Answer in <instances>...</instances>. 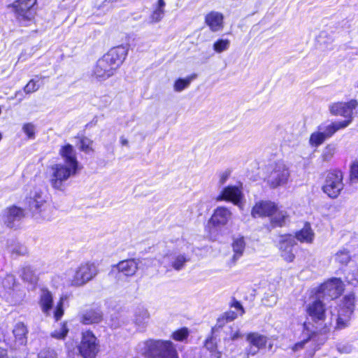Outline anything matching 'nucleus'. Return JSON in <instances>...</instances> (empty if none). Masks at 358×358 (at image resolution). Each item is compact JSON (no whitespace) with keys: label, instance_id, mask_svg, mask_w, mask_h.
Masks as SVG:
<instances>
[{"label":"nucleus","instance_id":"f257e3e1","mask_svg":"<svg viewBox=\"0 0 358 358\" xmlns=\"http://www.w3.org/2000/svg\"><path fill=\"white\" fill-rule=\"evenodd\" d=\"M127 54V46L120 45L110 49L96 62L93 69V76L100 80L109 78L123 63Z\"/></svg>","mask_w":358,"mask_h":358},{"label":"nucleus","instance_id":"f03ea898","mask_svg":"<svg viewBox=\"0 0 358 358\" xmlns=\"http://www.w3.org/2000/svg\"><path fill=\"white\" fill-rule=\"evenodd\" d=\"M140 353L147 358H178L172 342L162 340H149L138 345Z\"/></svg>","mask_w":358,"mask_h":358},{"label":"nucleus","instance_id":"7ed1b4c3","mask_svg":"<svg viewBox=\"0 0 358 358\" xmlns=\"http://www.w3.org/2000/svg\"><path fill=\"white\" fill-rule=\"evenodd\" d=\"M306 313L311 320L317 324L314 328L312 325L313 329L316 332L321 334H326L330 331L332 326V317H331L329 322H325V308L324 301L321 298L317 297V299L310 302L306 306Z\"/></svg>","mask_w":358,"mask_h":358},{"label":"nucleus","instance_id":"20e7f679","mask_svg":"<svg viewBox=\"0 0 358 358\" xmlns=\"http://www.w3.org/2000/svg\"><path fill=\"white\" fill-rule=\"evenodd\" d=\"M78 167H71L62 163L56 164L50 167L48 178L51 187L57 190L64 191L66 182L78 173Z\"/></svg>","mask_w":358,"mask_h":358},{"label":"nucleus","instance_id":"39448f33","mask_svg":"<svg viewBox=\"0 0 358 358\" xmlns=\"http://www.w3.org/2000/svg\"><path fill=\"white\" fill-rule=\"evenodd\" d=\"M29 206L36 219L49 220L52 217V208L47 203L46 195L40 190L34 191L29 199Z\"/></svg>","mask_w":358,"mask_h":358},{"label":"nucleus","instance_id":"423d86ee","mask_svg":"<svg viewBox=\"0 0 358 358\" xmlns=\"http://www.w3.org/2000/svg\"><path fill=\"white\" fill-rule=\"evenodd\" d=\"M0 296L8 302L15 304L22 299L23 294L16 289L15 278L13 275L0 274Z\"/></svg>","mask_w":358,"mask_h":358},{"label":"nucleus","instance_id":"0eeeda50","mask_svg":"<svg viewBox=\"0 0 358 358\" xmlns=\"http://www.w3.org/2000/svg\"><path fill=\"white\" fill-rule=\"evenodd\" d=\"M355 296L352 294L345 295L343 297L340 309L336 316L335 329H342L349 324L351 315L354 311Z\"/></svg>","mask_w":358,"mask_h":358},{"label":"nucleus","instance_id":"6e6552de","mask_svg":"<svg viewBox=\"0 0 358 358\" xmlns=\"http://www.w3.org/2000/svg\"><path fill=\"white\" fill-rule=\"evenodd\" d=\"M343 178V173L339 170L328 173L322 186L323 192L332 199L337 198L344 187Z\"/></svg>","mask_w":358,"mask_h":358},{"label":"nucleus","instance_id":"1a4fd4ad","mask_svg":"<svg viewBox=\"0 0 358 358\" xmlns=\"http://www.w3.org/2000/svg\"><path fill=\"white\" fill-rule=\"evenodd\" d=\"M344 289L343 282L338 278H332L322 284L317 289L316 297L323 301L337 299Z\"/></svg>","mask_w":358,"mask_h":358},{"label":"nucleus","instance_id":"9d476101","mask_svg":"<svg viewBox=\"0 0 358 358\" xmlns=\"http://www.w3.org/2000/svg\"><path fill=\"white\" fill-rule=\"evenodd\" d=\"M273 169L268 176L267 182L273 188L284 185L288 181L289 171L283 162H278L272 165Z\"/></svg>","mask_w":358,"mask_h":358},{"label":"nucleus","instance_id":"9b49d317","mask_svg":"<svg viewBox=\"0 0 358 358\" xmlns=\"http://www.w3.org/2000/svg\"><path fill=\"white\" fill-rule=\"evenodd\" d=\"M78 350L84 358H95L99 352V345L92 332L87 331L83 333Z\"/></svg>","mask_w":358,"mask_h":358},{"label":"nucleus","instance_id":"f8f14e48","mask_svg":"<svg viewBox=\"0 0 358 358\" xmlns=\"http://www.w3.org/2000/svg\"><path fill=\"white\" fill-rule=\"evenodd\" d=\"M358 106V101L356 99H351L348 102H337L329 106V111L333 115H341L347 118L345 121L353 120V115H357V112H353Z\"/></svg>","mask_w":358,"mask_h":358},{"label":"nucleus","instance_id":"ddd939ff","mask_svg":"<svg viewBox=\"0 0 358 358\" xmlns=\"http://www.w3.org/2000/svg\"><path fill=\"white\" fill-rule=\"evenodd\" d=\"M97 273L94 264L86 263L81 264L76 271L71 284L73 286H82L92 280Z\"/></svg>","mask_w":358,"mask_h":358},{"label":"nucleus","instance_id":"4468645a","mask_svg":"<svg viewBox=\"0 0 358 358\" xmlns=\"http://www.w3.org/2000/svg\"><path fill=\"white\" fill-rule=\"evenodd\" d=\"M36 0H18L13 4L17 18L20 22L30 21L34 18L36 11L34 8Z\"/></svg>","mask_w":358,"mask_h":358},{"label":"nucleus","instance_id":"2eb2a0df","mask_svg":"<svg viewBox=\"0 0 358 358\" xmlns=\"http://www.w3.org/2000/svg\"><path fill=\"white\" fill-rule=\"evenodd\" d=\"M296 244L294 237L290 234L280 236L278 247L281 257L287 262H292L295 258L293 247Z\"/></svg>","mask_w":358,"mask_h":358},{"label":"nucleus","instance_id":"dca6fc26","mask_svg":"<svg viewBox=\"0 0 358 358\" xmlns=\"http://www.w3.org/2000/svg\"><path fill=\"white\" fill-rule=\"evenodd\" d=\"M190 256L185 253H174L163 257L162 264L166 268H172L176 271L182 270L185 264L190 262Z\"/></svg>","mask_w":358,"mask_h":358},{"label":"nucleus","instance_id":"f3484780","mask_svg":"<svg viewBox=\"0 0 358 358\" xmlns=\"http://www.w3.org/2000/svg\"><path fill=\"white\" fill-rule=\"evenodd\" d=\"M140 261L137 259H128L120 261L118 264L113 266V269H116L120 273L126 277L134 276L138 269Z\"/></svg>","mask_w":358,"mask_h":358},{"label":"nucleus","instance_id":"a211bd4d","mask_svg":"<svg viewBox=\"0 0 358 358\" xmlns=\"http://www.w3.org/2000/svg\"><path fill=\"white\" fill-rule=\"evenodd\" d=\"M242 196L241 190L238 187L229 185L222 189L220 194L217 197V200L228 201L239 206Z\"/></svg>","mask_w":358,"mask_h":358},{"label":"nucleus","instance_id":"6ab92c4d","mask_svg":"<svg viewBox=\"0 0 358 358\" xmlns=\"http://www.w3.org/2000/svg\"><path fill=\"white\" fill-rule=\"evenodd\" d=\"M205 23L213 32L221 31L224 27V16L217 11H211L206 15Z\"/></svg>","mask_w":358,"mask_h":358},{"label":"nucleus","instance_id":"aec40b11","mask_svg":"<svg viewBox=\"0 0 358 358\" xmlns=\"http://www.w3.org/2000/svg\"><path fill=\"white\" fill-rule=\"evenodd\" d=\"M231 217V211L225 207H217L210 218L215 226L225 225Z\"/></svg>","mask_w":358,"mask_h":358},{"label":"nucleus","instance_id":"412c9836","mask_svg":"<svg viewBox=\"0 0 358 358\" xmlns=\"http://www.w3.org/2000/svg\"><path fill=\"white\" fill-rule=\"evenodd\" d=\"M59 154L64 159L63 164L71 167H78V162L73 147L69 144L62 146L59 150Z\"/></svg>","mask_w":358,"mask_h":358},{"label":"nucleus","instance_id":"4be33fe9","mask_svg":"<svg viewBox=\"0 0 358 358\" xmlns=\"http://www.w3.org/2000/svg\"><path fill=\"white\" fill-rule=\"evenodd\" d=\"M275 205L271 201H262L256 203L252 210L254 217L270 216L275 210Z\"/></svg>","mask_w":358,"mask_h":358},{"label":"nucleus","instance_id":"5701e85b","mask_svg":"<svg viewBox=\"0 0 358 358\" xmlns=\"http://www.w3.org/2000/svg\"><path fill=\"white\" fill-rule=\"evenodd\" d=\"M350 124L349 121H340L331 122L327 125H320L319 130L322 131L327 138H331L336 131L345 129Z\"/></svg>","mask_w":358,"mask_h":358},{"label":"nucleus","instance_id":"b1692460","mask_svg":"<svg viewBox=\"0 0 358 358\" xmlns=\"http://www.w3.org/2000/svg\"><path fill=\"white\" fill-rule=\"evenodd\" d=\"M53 298L51 292L48 289H42L40 294L39 306L42 312L46 315H50L52 309Z\"/></svg>","mask_w":358,"mask_h":358},{"label":"nucleus","instance_id":"393cba45","mask_svg":"<svg viewBox=\"0 0 358 358\" xmlns=\"http://www.w3.org/2000/svg\"><path fill=\"white\" fill-rule=\"evenodd\" d=\"M245 245L244 237L238 236L233 238L231 247L234 254L231 257V262L234 264L243 255Z\"/></svg>","mask_w":358,"mask_h":358},{"label":"nucleus","instance_id":"a878e982","mask_svg":"<svg viewBox=\"0 0 358 358\" xmlns=\"http://www.w3.org/2000/svg\"><path fill=\"white\" fill-rule=\"evenodd\" d=\"M166 2L164 0H158L152 6V11L150 15V23L155 24L159 22L165 15Z\"/></svg>","mask_w":358,"mask_h":358},{"label":"nucleus","instance_id":"bb28decb","mask_svg":"<svg viewBox=\"0 0 358 358\" xmlns=\"http://www.w3.org/2000/svg\"><path fill=\"white\" fill-rule=\"evenodd\" d=\"M103 319L101 311L98 309H89L85 311L81 316V322L85 324H91L100 322Z\"/></svg>","mask_w":358,"mask_h":358},{"label":"nucleus","instance_id":"cd10ccee","mask_svg":"<svg viewBox=\"0 0 358 358\" xmlns=\"http://www.w3.org/2000/svg\"><path fill=\"white\" fill-rule=\"evenodd\" d=\"M23 216V210L21 208L15 206L11 207L6 213L5 223L8 227H14L15 222L20 221Z\"/></svg>","mask_w":358,"mask_h":358},{"label":"nucleus","instance_id":"c85d7f7f","mask_svg":"<svg viewBox=\"0 0 358 358\" xmlns=\"http://www.w3.org/2000/svg\"><path fill=\"white\" fill-rule=\"evenodd\" d=\"M315 234L311 229L310 224L306 223L303 229L298 231L294 237V240L301 243H311L313 241Z\"/></svg>","mask_w":358,"mask_h":358},{"label":"nucleus","instance_id":"c756f323","mask_svg":"<svg viewBox=\"0 0 358 358\" xmlns=\"http://www.w3.org/2000/svg\"><path fill=\"white\" fill-rule=\"evenodd\" d=\"M13 333L15 338V342L19 345H25L27 342V327L22 322H18L14 327Z\"/></svg>","mask_w":358,"mask_h":358},{"label":"nucleus","instance_id":"7c9ffc66","mask_svg":"<svg viewBox=\"0 0 358 358\" xmlns=\"http://www.w3.org/2000/svg\"><path fill=\"white\" fill-rule=\"evenodd\" d=\"M303 334L307 336V338L303 339L302 341L296 343L292 347L293 351H297L302 349L306 343L308 342L315 334V330L313 329L312 324L310 322H304L303 324Z\"/></svg>","mask_w":358,"mask_h":358},{"label":"nucleus","instance_id":"2f4dec72","mask_svg":"<svg viewBox=\"0 0 358 358\" xmlns=\"http://www.w3.org/2000/svg\"><path fill=\"white\" fill-rule=\"evenodd\" d=\"M270 216L271 217V221L273 227H281L285 223L287 218V212L279 210L276 206H275V210Z\"/></svg>","mask_w":358,"mask_h":358},{"label":"nucleus","instance_id":"473e14b6","mask_svg":"<svg viewBox=\"0 0 358 358\" xmlns=\"http://www.w3.org/2000/svg\"><path fill=\"white\" fill-rule=\"evenodd\" d=\"M196 74L194 73L185 78H178L173 84V90L176 92H180L189 87L191 82L196 78Z\"/></svg>","mask_w":358,"mask_h":358},{"label":"nucleus","instance_id":"72a5a7b5","mask_svg":"<svg viewBox=\"0 0 358 358\" xmlns=\"http://www.w3.org/2000/svg\"><path fill=\"white\" fill-rule=\"evenodd\" d=\"M205 347L210 353V358H221L222 352L217 350V341L214 336L206 340Z\"/></svg>","mask_w":358,"mask_h":358},{"label":"nucleus","instance_id":"f704fd0d","mask_svg":"<svg viewBox=\"0 0 358 358\" xmlns=\"http://www.w3.org/2000/svg\"><path fill=\"white\" fill-rule=\"evenodd\" d=\"M247 340L250 344L254 345L261 350L264 348L267 343V338L257 333H251L248 335Z\"/></svg>","mask_w":358,"mask_h":358},{"label":"nucleus","instance_id":"c9c22d12","mask_svg":"<svg viewBox=\"0 0 358 358\" xmlns=\"http://www.w3.org/2000/svg\"><path fill=\"white\" fill-rule=\"evenodd\" d=\"M44 78V76H36L33 79L30 80L29 83L24 86L23 89L24 92L26 94H31L36 92L43 85L41 80Z\"/></svg>","mask_w":358,"mask_h":358},{"label":"nucleus","instance_id":"e433bc0d","mask_svg":"<svg viewBox=\"0 0 358 358\" xmlns=\"http://www.w3.org/2000/svg\"><path fill=\"white\" fill-rule=\"evenodd\" d=\"M150 315L148 311L143 308H138L134 315V322L138 327H143L148 321Z\"/></svg>","mask_w":358,"mask_h":358},{"label":"nucleus","instance_id":"4c0bfd02","mask_svg":"<svg viewBox=\"0 0 358 358\" xmlns=\"http://www.w3.org/2000/svg\"><path fill=\"white\" fill-rule=\"evenodd\" d=\"M21 276L23 280L31 285H34L38 280L37 275L32 268L29 266H25L22 268Z\"/></svg>","mask_w":358,"mask_h":358},{"label":"nucleus","instance_id":"58836bf2","mask_svg":"<svg viewBox=\"0 0 358 358\" xmlns=\"http://www.w3.org/2000/svg\"><path fill=\"white\" fill-rule=\"evenodd\" d=\"M326 139H328L323 132L320 130H317L311 134L309 138V143L312 147L317 148L322 145Z\"/></svg>","mask_w":358,"mask_h":358},{"label":"nucleus","instance_id":"ea45409f","mask_svg":"<svg viewBox=\"0 0 358 358\" xmlns=\"http://www.w3.org/2000/svg\"><path fill=\"white\" fill-rule=\"evenodd\" d=\"M351 259L349 251L345 249L340 250L335 255V261L341 265H347Z\"/></svg>","mask_w":358,"mask_h":358},{"label":"nucleus","instance_id":"a19ab883","mask_svg":"<svg viewBox=\"0 0 358 358\" xmlns=\"http://www.w3.org/2000/svg\"><path fill=\"white\" fill-rule=\"evenodd\" d=\"M69 332V329L65 322L59 324L58 328H56L51 332V336L56 339H64Z\"/></svg>","mask_w":358,"mask_h":358},{"label":"nucleus","instance_id":"79ce46f5","mask_svg":"<svg viewBox=\"0 0 358 358\" xmlns=\"http://www.w3.org/2000/svg\"><path fill=\"white\" fill-rule=\"evenodd\" d=\"M336 151V146L334 144H328L323 150L322 159L324 162L330 161Z\"/></svg>","mask_w":358,"mask_h":358},{"label":"nucleus","instance_id":"37998d69","mask_svg":"<svg viewBox=\"0 0 358 358\" xmlns=\"http://www.w3.org/2000/svg\"><path fill=\"white\" fill-rule=\"evenodd\" d=\"M68 296L67 295H63L61 296L60 299H59V301L57 303V306H56V309L53 312L54 313V317L55 319L57 321L59 320H60V318L63 316L64 315V308H63V306H64V302L68 300Z\"/></svg>","mask_w":358,"mask_h":358},{"label":"nucleus","instance_id":"c03bdc74","mask_svg":"<svg viewBox=\"0 0 358 358\" xmlns=\"http://www.w3.org/2000/svg\"><path fill=\"white\" fill-rule=\"evenodd\" d=\"M230 45V41L228 39H219L213 44V50L217 52L221 53L229 49Z\"/></svg>","mask_w":358,"mask_h":358},{"label":"nucleus","instance_id":"a18cd8bd","mask_svg":"<svg viewBox=\"0 0 358 358\" xmlns=\"http://www.w3.org/2000/svg\"><path fill=\"white\" fill-rule=\"evenodd\" d=\"M8 250L11 254L16 255H24L27 252V248L20 243L8 245Z\"/></svg>","mask_w":358,"mask_h":358},{"label":"nucleus","instance_id":"49530a36","mask_svg":"<svg viewBox=\"0 0 358 358\" xmlns=\"http://www.w3.org/2000/svg\"><path fill=\"white\" fill-rule=\"evenodd\" d=\"M22 131L29 139H34L36 137V127L34 124L29 122L22 126Z\"/></svg>","mask_w":358,"mask_h":358},{"label":"nucleus","instance_id":"de8ad7c7","mask_svg":"<svg viewBox=\"0 0 358 358\" xmlns=\"http://www.w3.org/2000/svg\"><path fill=\"white\" fill-rule=\"evenodd\" d=\"M189 336V331L187 328H182L172 334V338L177 341H183Z\"/></svg>","mask_w":358,"mask_h":358},{"label":"nucleus","instance_id":"09e8293b","mask_svg":"<svg viewBox=\"0 0 358 358\" xmlns=\"http://www.w3.org/2000/svg\"><path fill=\"white\" fill-rule=\"evenodd\" d=\"M350 180L352 183L358 182V161L354 162L350 166Z\"/></svg>","mask_w":358,"mask_h":358},{"label":"nucleus","instance_id":"8fccbe9b","mask_svg":"<svg viewBox=\"0 0 358 358\" xmlns=\"http://www.w3.org/2000/svg\"><path fill=\"white\" fill-rule=\"evenodd\" d=\"M38 358H57V355L53 350H43L38 354Z\"/></svg>","mask_w":358,"mask_h":358},{"label":"nucleus","instance_id":"3c124183","mask_svg":"<svg viewBox=\"0 0 358 358\" xmlns=\"http://www.w3.org/2000/svg\"><path fill=\"white\" fill-rule=\"evenodd\" d=\"M231 175V171L225 170L220 173L219 176V185H223L227 180L229 179Z\"/></svg>","mask_w":358,"mask_h":358},{"label":"nucleus","instance_id":"603ef678","mask_svg":"<svg viewBox=\"0 0 358 358\" xmlns=\"http://www.w3.org/2000/svg\"><path fill=\"white\" fill-rule=\"evenodd\" d=\"M338 350L341 353H350L352 351V346L350 344H339L337 346Z\"/></svg>","mask_w":358,"mask_h":358},{"label":"nucleus","instance_id":"864d4df0","mask_svg":"<svg viewBox=\"0 0 358 358\" xmlns=\"http://www.w3.org/2000/svg\"><path fill=\"white\" fill-rule=\"evenodd\" d=\"M90 141L87 138L80 140V149L85 152H88L90 149Z\"/></svg>","mask_w":358,"mask_h":358},{"label":"nucleus","instance_id":"5fc2aeb1","mask_svg":"<svg viewBox=\"0 0 358 358\" xmlns=\"http://www.w3.org/2000/svg\"><path fill=\"white\" fill-rule=\"evenodd\" d=\"M261 349L256 347L255 345H252V344H250V346L249 348L247 349V355H248V357L250 356V355H255L256 354H257V352L260 350Z\"/></svg>","mask_w":358,"mask_h":358},{"label":"nucleus","instance_id":"6e6d98bb","mask_svg":"<svg viewBox=\"0 0 358 358\" xmlns=\"http://www.w3.org/2000/svg\"><path fill=\"white\" fill-rule=\"evenodd\" d=\"M239 337H241V334H240L238 330H236L235 331H233V330L231 329V333H230V339L231 340L234 341V340L238 338Z\"/></svg>","mask_w":358,"mask_h":358},{"label":"nucleus","instance_id":"4d7b16f0","mask_svg":"<svg viewBox=\"0 0 358 358\" xmlns=\"http://www.w3.org/2000/svg\"><path fill=\"white\" fill-rule=\"evenodd\" d=\"M0 358H8L6 350L0 348Z\"/></svg>","mask_w":358,"mask_h":358},{"label":"nucleus","instance_id":"13d9d810","mask_svg":"<svg viewBox=\"0 0 358 358\" xmlns=\"http://www.w3.org/2000/svg\"><path fill=\"white\" fill-rule=\"evenodd\" d=\"M236 317V314L235 313H228L227 315V319L229 320H233Z\"/></svg>","mask_w":358,"mask_h":358},{"label":"nucleus","instance_id":"bf43d9fd","mask_svg":"<svg viewBox=\"0 0 358 358\" xmlns=\"http://www.w3.org/2000/svg\"><path fill=\"white\" fill-rule=\"evenodd\" d=\"M120 143H121L122 145H125V146L128 145V143H129L128 140L124 138V137L120 138Z\"/></svg>","mask_w":358,"mask_h":358},{"label":"nucleus","instance_id":"052dcab7","mask_svg":"<svg viewBox=\"0 0 358 358\" xmlns=\"http://www.w3.org/2000/svg\"><path fill=\"white\" fill-rule=\"evenodd\" d=\"M235 308H237V309L241 310L242 313H244L243 308L242 305L239 302H236Z\"/></svg>","mask_w":358,"mask_h":358},{"label":"nucleus","instance_id":"680f3d73","mask_svg":"<svg viewBox=\"0 0 358 358\" xmlns=\"http://www.w3.org/2000/svg\"><path fill=\"white\" fill-rule=\"evenodd\" d=\"M18 95H22V92H21V91H20V90H19V91H17V92L15 93L14 96H11V97H10V98H9V99H15V98L18 97Z\"/></svg>","mask_w":358,"mask_h":358},{"label":"nucleus","instance_id":"e2e57ef3","mask_svg":"<svg viewBox=\"0 0 358 358\" xmlns=\"http://www.w3.org/2000/svg\"><path fill=\"white\" fill-rule=\"evenodd\" d=\"M18 97H20V99H19V101L20 102L22 101L23 100V99H24L22 94V95H18Z\"/></svg>","mask_w":358,"mask_h":358},{"label":"nucleus","instance_id":"0e129e2a","mask_svg":"<svg viewBox=\"0 0 358 358\" xmlns=\"http://www.w3.org/2000/svg\"><path fill=\"white\" fill-rule=\"evenodd\" d=\"M1 138H2V135H1V134L0 133V141L1 140Z\"/></svg>","mask_w":358,"mask_h":358},{"label":"nucleus","instance_id":"69168bd1","mask_svg":"<svg viewBox=\"0 0 358 358\" xmlns=\"http://www.w3.org/2000/svg\"><path fill=\"white\" fill-rule=\"evenodd\" d=\"M357 87H358V85H357Z\"/></svg>","mask_w":358,"mask_h":358}]
</instances>
